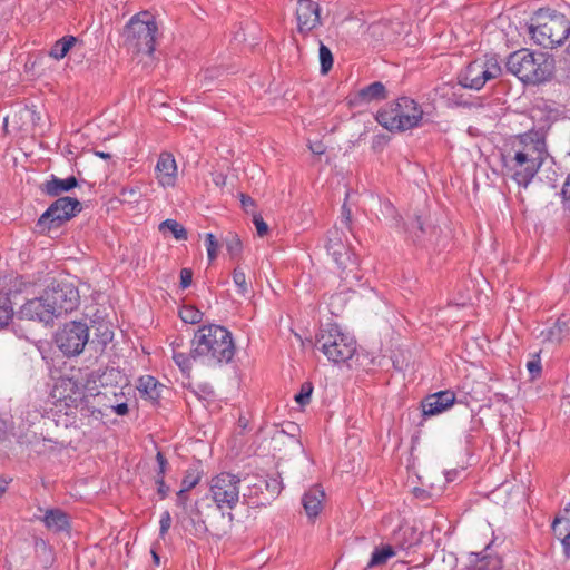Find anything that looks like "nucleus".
Returning <instances> with one entry per match:
<instances>
[{"mask_svg": "<svg viewBox=\"0 0 570 570\" xmlns=\"http://www.w3.org/2000/svg\"><path fill=\"white\" fill-rule=\"evenodd\" d=\"M235 355L232 333L222 325L200 326L194 334L189 353L174 351V361L183 373L191 370V361L207 358L214 364H228Z\"/></svg>", "mask_w": 570, "mask_h": 570, "instance_id": "nucleus-1", "label": "nucleus"}, {"mask_svg": "<svg viewBox=\"0 0 570 570\" xmlns=\"http://www.w3.org/2000/svg\"><path fill=\"white\" fill-rule=\"evenodd\" d=\"M507 70L527 85L549 81L554 73V60L543 52L521 49L512 52L505 62Z\"/></svg>", "mask_w": 570, "mask_h": 570, "instance_id": "nucleus-2", "label": "nucleus"}, {"mask_svg": "<svg viewBox=\"0 0 570 570\" xmlns=\"http://www.w3.org/2000/svg\"><path fill=\"white\" fill-rule=\"evenodd\" d=\"M535 43L543 48L561 46L570 36V20L560 12L539 9L528 27Z\"/></svg>", "mask_w": 570, "mask_h": 570, "instance_id": "nucleus-3", "label": "nucleus"}, {"mask_svg": "<svg viewBox=\"0 0 570 570\" xmlns=\"http://www.w3.org/2000/svg\"><path fill=\"white\" fill-rule=\"evenodd\" d=\"M375 119L389 131H405L421 125L423 110L415 100L401 97L389 106L381 108Z\"/></svg>", "mask_w": 570, "mask_h": 570, "instance_id": "nucleus-4", "label": "nucleus"}, {"mask_svg": "<svg viewBox=\"0 0 570 570\" xmlns=\"http://www.w3.org/2000/svg\"><path fill=\"white\" fill-rule=\"evenodd\" d=\"M315 346L334 364L346 363L357 351L354 336L343 332L337 324L332 323L320 328L316 334Z\"/></svg>", "mask_w": 570, "mask_h": 570, "instance_id": "nucleus-5", "label": "nucleus"}, {"mask_svg": "<svg viewBox=\"0 0 570 570\" xmlns=\"http://www.w3.org/2000/svg\"><path fill=\"white\" fill-rule=\"evenodd\" d=\"M157 23L148 11H141L128 21L124 28V45L134 53L151 55L155 51Z\"/></svg>", "mask_w": 570, "mask_h": 570, "instance_id": "nucleus-6", "label": "nucleus"}, {"mask_svg": "<svg viewBox=\"0 0 570 570\" xmlns=\"http://www.w3.org/2000/svg\"><path fill=\"white\" fill-rule=\"evenodd\" d=\"M82 209L81 203L72 197H59L39 217L36 228L40 234H49L51 229L61 227Z\"/></svg>", "mask_w": 570, "mask_h": 570, "instance_id": "nucleus-7", "label": "nucleus"}, {"mask_svg": "<svg viewBox=\"0 0 570 570\" xmlns=\"http://www.w3.org/2000/svg\"><path fill=\"white\" fill-rule=\"evenodd\" d=\"M240 494L239 476L229 472H222L212 478L209 495L219 510L236 508Z\"/></svg>", "mask_w": 570, "mask_h": 570, "instance_id": "nucleus-8", "label": "nucleus"}, {"mask_svg": "<svg viewBox=\"0 0 570 570\" xmlns=\"http://www.w3.org/2000/svg\"><path fill=\"white\" fill-rule=\"evenodd\" d=\"M501 66L493 59H476L458 75L459 85L465 89L480 90L485 83L501 76Z\"/></svg>", "mask_w": 570, "mask_h": 570, "instance_id": "nucleus-9", "label": "nucleus"}, {"mask_svg": "<svg viewBox=\"0 0 570 570\" xmlns=\"http://www.w3.org/2000/svg\"><path fill=\"white\" fill-rule=\"evenodd\" d=\"M403 232L411 242L420 247L441 246L442 229L422 215H413L403 222Z\"/></svg>", "mask_w": 570, "mask_h": 570, "instance_id": "nucleus-10", "label": "nucleus"}, {"mask_svg": "<svg viewBox=\"0 0 570 570\" xmlns=\"http://www.w3.org/2000/svg\"><path fill=\"white\" fill-rule=\"evenodd\" d=\"M42 294L56 317L72 312L79 305L78 288L70 282H52Z\"/></svg>", "mask_w": 570, "mask_h": 570, "instance_id": "nucleus-11", "label": "nucleus"}, {"mask_svg": "<svg viewBox=\"0 0 570 570\" xmlns=\"http://www.w3.org/2000/svg\"><path fill=\"white\" fill-rule=\"evenodd\" d=\"M58 348L66 356L79 355L89 342V327L82 322H69L55 336Z\"/></svg>", "mask_w": 570, "mask_h": 570, "instance_id": "nucleus-12", "label": "nucleus"}, {"mask_svg": "<svg viewBox=\"0 0 570 570\" xmlns=\"http://www.w3.org/2000/svg\"><path fill=\"white\" fill-rule=\"evenodd\" d=\"M502 158L507 174L518 186L523 188H527L531 184L542 167L539 160L535 161V159L520 155L517 151L510 150L507 155H503Z\"/></svg>", "mask_w": 570, "mask_h": 570, "instance_id": "nucleus-13", "label": "nucleus"}, {"mask_svg": "<svg viewBox=\"0 0 570 570\" xmlns=\"http://www.w3.org/2000/svg\"><path fill=\"white\" fill-rule=\"evenodd\" d=\"M511 151L525 155L529 158L539 160L543 165L547 158L553 159L548 150L546 134L541 130L531 129L514 137L511 145Z\"/></svg>", "mask_w": 570, "mask_h": 570, "instance_id": "nucleus-14", "label": "nucleus"}, {"mask_svg": "<svg viewBox=\"0 0 570 570\" xmlns=\"http://www.w3.org/2000/svg\"><path fill=\"white\" fill-rule=\"evenodd\" d=\"M321 7L312 0H298L296 7L297 31L306 36L322 24L320 17Z\"/></svg>", "mask_w": 570, "mask_h": 570, "instance_id": "nucleus-15", "label": "nucleus"}, {"mask_svg": "<svg viewBox=\"0 0 570 570\" xmlns=\"http://www.w3.org/2000/svg\"><path fill=\"white\" fill-rule=\"evenodd\" d=\"M45 295L28 299L19 309L18 316L21 320L35 321L39 323L49 324L56 317L52 309L47 306Z\"/></svg>", "mask_w": 570, "mask_h": 570, "instance_id": "nucleus-16", "label": "nucleus"}, {"mask_svg": "<svg viewBox=\"0 0 570 570\" xmlns=\"http://www.w3.org/2000/svg\"><path fill=\"white\" fill-rule=\"evenodd\" d=\"M176 519L190 535L200 538L208 531L197 501L187 510L177 513Z\"/></svg>", "mask_w": 570, "mask_h": 570, "instance_id": "nucleus-17", "label": "nucleus"}, {"mask_svg": "<svg viewBox=\"0 0 570 570\" xmlns=\"http://www.w3.org/2000/svg\"><path fill=\"white\" fill-rule=\"evenodd\" d=\"M455 402V394L453 391L445 390L428 395L421 402V407L425 416L438 415Z\"/></svg>", "mask_w": 570, "mask_h": 570, "instance_id": "nucleus-18", "label": "nucleus"}, {"mask_svg": "<svg viewBox=\"0 0 570 570\" xmlns=\"http://www.w3.org/2000/svg\"><path fill=\"white\" fill-rule=\"evenodd\" d=\"M19 292L16 281L10 283L0 281V327L8 325L12 320L14 314L12 296H17Z\"/></svg>", "mask_w": 570, "mask_h": 570, "instance_id": "nucleus-19", "label": "nucleus"}, {"mask_svg": "<svg viewBox=\"0 0 570 570\" xmlns=\"http://www.w3.org/2000/svg\"><path fill=\"white\" fill-rule=\"evenodd\" d=\"M59 399L65 402L68 407H78L86 400L85 387L75 379H63L57 387Z\"/></svg>", "mask_w": 570, "mask_h": 570, "instance_id": "nucleus-20", "label": "nucleus"}, {"mask_svg": "<svg viewBox=\"0 0 570 570\" xmlns=\"http://www.w3.org/2000/svg\"><path fill=\"white\" fill-rule=\"evenodd\" d=\"M342 236V233L337 229L330 232L326 249L340 267H345L346 262L351 259V250L343 243Z\"/></svg>", "mask_w": 570, "mask_h": 570, "instance_id": "nucleus-21", "label": "nucleus"}, {"mask_svg": "<svg viewBox=\"0 0 570 570\" xmlns=\"http://www.w3.org/2000/svg\"><path fill=\"white\" fill-rule=\"evenodd\" d=\"M177 166L173 155L168 153L160 154L157 165L156 173L157 179L163 187H170L176 181Z\"/></svg>", "mask_w": 570, "mask_h": 570, "instance_id": "nucleus-22", "label": "nucleus"}, {"mask_svg": "<svg viewBox=\"0 0 570 570\" xmlns=\"http://www.w3.org/2000/svg\"><path fill=\"white\" fill-rule=\"evenodd\" d=\"M386 88L381 81H374L360 89L351 99L354 106L371 104L386 99Z\"/></svg>", "mask_w": 570, "mask_h": 570, "instance_id": "nucleus-23", "label": "nucleus"}, {"mask_svg": "<svg viewBox=\"0 0 570 570\" xmlns=\"http://www.w3.org/2000/svg\"><path fill=\"white\" fill-rule=\"evenodd\" d=\"M569 334L570 316L562 314L551 327L541 331L540 336L544 342L561 344Z\"/></svg>", "mask_w": 570, "mask_h": 570, "instance_id": "nucleus-24", "label": "nucleus"}, {"mask_svg": "<svg viewBox=\"0 0 570 570\" xmlns=\"http://www.w3.org/2000/svg\"><path fill=\"white\" fill-rule=\"evenodd\" d=\"M325 492L320 485L312 487L302 498V504L308 518H316L323 509Z\"/></svg>", "mask_w": 570, "mask_h": 570, "instance_id": "nucleus-25", "label": "nucleus"}, {"mask_svg": "<svg viewBox=\"0 0 570 570\" xmlns=\"http://www.w3.org/2000/svg\"><path fill=\"white\" fill-rule=\"evenodd\" d=\"M78 186V180L75 176H70L66 179L58 178L51 175L50 179L46 180L41 185V191L50 197H58L63 193L70 191Z\"/></svg>", "mask_w": 570, "mask_h": 570, "instance_id": "nucleus-26", "label": "nucleus"}, {"mask_svg": "<svg viewBox=\"0 0 570 570\" xmlns=\"http://www.w3.org/2000/svg\"><path fill=\"white\" fill-rule=\"evenodd\" d=\"M463 87H461L458 83H452V82H446V83H443L442 86L438 87L435 89L436 94L442 97V98H445L448 100V106L449 107H468V108H471L473 106L472 102L468 101L463 94H461V89Z\"/></svg>", "mask_w": 570, "mask_h": 570, "instance_id": "nucleus-27", "label": "nucleus"}, {"mask_svg": "<svg viewBox=\"0 0 570 570\" xmlns=\"http://www.w3.org/2000/svg\"><path fill=\"white\" fill-rule=\"evenodd\" d=\"M45 525L55 532H60L69 528V518L60 509H49L42 518Z\"/></svg>", "mask_w": 570, "mask_h": 570, "instance_id": "nucleus-28", "label": "nucleus"}, {"mask_svg": "<svg viewBox=\"0 0 570 570\" xmlns=\"http://www.w3.org/2000/svg\"><path fill=\"white\" fill-rule=\"evenodd\" d=\"M98 381L100 385L105 389L107 387H117L121 381H125L124 375L117 368L110 367L106 368L101 374L97 372H91L88 379V382Z\"/></svg>", "mask_w": 570, "mask_h": 570, "instance_id": "nucleus-29", "label": "nucleus"}, {"mask_svg": "<svg viewBox=\"0 0 570 570\" xmlns=\"http://www.w3.org/2000/svg\"><path fill=\"white\" fill-rule=\"evenodd\" d=\"M165 386L163 384H160L155 377L150 375L142 376L139 380L138 390L141 396H146L154 403H157L158 400L161 397V390Z\"/></svg>", "mask_w": 570, "mask_h": 570, "instance_id": "nucleus-30", "label": "nucleus"}, {"mask_svg": "<svg viewBox=\"0 0 570 570\" xmlns=\"http://www.w3.org/2000/svg\"><path fill=\"white\" fill-rule=\"evenodd\" d=\"M94 323L95 324L91 326L94 330V338L91 340V344L97 343L101 348H104L114 338L111 325L109 322L104 320Z\"/></svg>", "mask_w": 570, "mask_h": 570, "instance_id": "nucleus-31", "label": "nucleus"}, {"mask_svg": "<svg viewBox=\"0 0 570 570\" xmlns=\"http://www.w3.org/2000/svg\"><path fill=\"white\" fill-rule=\"evenodd\" d=\"M395 556V550L392 546L385 544L376 547L372 552L371 559L367 563V568H375L384 566L387 560Z\"/></svg>", "mask_w": 570, "mask_h": 570, "instance_id": "nucleus-32", "label": "nucleus"}, {"mask_svg": "<svg viewBox=\"0 0 570 570\" xmlns=\"http://www.w3.org/2000/svg\"><path fill=\"white\" fill-rule=\"evenodd\" d=\"M77 42V38L73 36H65L61 39L57 40L49 51V56L60 60L62 59L71 47Z\"/></svg>", "mask_w": 570, "mask_h": 570, "instance_id": "nucleus-33", "label": "nucleus"}, {"mask_svg": "<svg viewBox=\"0 0 570 570\" xmlns=\"http://www.w3.org/2000/svg\"><path fill=\"white\" fill-rule=\"evenodd\" d=\"M159 230L166 233L169 230L177 240H186L188 233L186 228L175 219H166L159 224Z\"/></svg>", "mask_w": 570, "mask_h": 570, "instance_id": "nucleus-34", "label": "nucleus"}, {"mask_svg": "<svg viewBox=\"0 0 570 570\" xmlns=\"http://www.w3.org/2000/svg\"><path fill=\"white\" fill-rule=\"evenodd\" d=\"M228 254L234 258L238 256L243 250V244L239 236L236 233L228 232L223 239Z\"/></svg>", "mask_w": 570, "mask_h": 570, "instance_id": "nucleus-35", "label": "nucleus"}, {"mask_svg": "<svg viewBox=\"0 0 570 570\" xmlns=\"http://www.w3.org/2000/svg\"><path fill=\"white\" fill-rule=\"evenodd\" d=\"M551 528L553 532H570V502L566 505L561 514L556 517Z\"/></svg>", "mask_w": 570, "mask_h": 570, "instance_id": "nucleus-36", "label": "nucleus"}, {"mask_svg": "<svg viewBox=\"0 0 570 570\" xmlns=\"http://www.w3.org/2000/svg\"><path fill=\"white\" fill-rule=\"evenodd\" d=\"M203 312H200L198 308H196L193 305H185L179 311V317L184 323L188 324H197L203 318Z\"/></svg>", "mask_w": 570, "mask_h": 570, "instance_id": "nucleus-37", "label": "nucleus"}, {"mask_svg": "<svg viewBox=\"0 0 570 570\" xmlns=\"http://www.w3.org/2000/svg\"><path fill=\"white\" fill-rule=\"evenodd\" d=\"M333 55L327 46H325L322 41H320V63H321V73L327 75L328 71L333 67Z\"/></svg>", "mask_w": 570, "mask_h": 570, "instance_id": "nucleus-38", "label": "nucleus"}, {"mask_svg": "<svg viewBox=\"0 0 570 570\" xmlns=\"http://www.w3.org/2000/svg\"><path fill=\"white\" fill-rule=\"evenodd\" d=\"M233 281L237 287V293L242 296H246L248 294V284L246 281V275L242 271V268H239V267L234 268Z\"/></svg>", "mask_w": 570, "mask_h": 570, "instance_id": "nucleus-39", "label": "nucleus"}, {"mask_svg": "<svg viewBox=\"0 0 570 570\" xmlns=\"http://www.w3.org/2000/svg\"><path fill=\"white\" fill-rule=\"evenodd\" d=\"M313 384L311 382H304L294 399L301 406H305L311 402Z\"/></svg>", "mask_w": 570, "mask_h": 570, "instance_id": "nucleus-40", "label": "nucleus"}, {"mask_svg": "<svg viewBox=\"0 0 570 570\" xmlns=\"http://www.w3.org/2000/svg\"><path fill=\"white\" fill-rule=\"evenodd\" d=\"M205 244L207 249V256L209 262H213L217 257V250L219 247V244L216 239V237L212 233H207L205 236Z\"/></svg>", "mask_w": 570, "mask_h": 570, "instance_id": "nucleus-41", "label": "nucleus"}, {"mask_svg": "<svg viewBox=\"0 0 570 570\" xmlns=\"http://www.w3.org/2000/svg\"><path fill=\"white\" fill-rule=\"evenodd\" d=\"M124 202L129 204L138 203L141 197V191L138 187H124L120 191Z\"/></svg>", "mask_w": 570, "mask_h": 570, "instance_id": "nucleus-42", "label": "nucleus"}, {"mask_svg": "<svg viewBox=\"0 0 570 570\" xmlns=\"http://www.w3.org/2000/svg\"><path fill=\"white\" fill-rule=\"evenodd\" d=\"M200 481V475L198 473L187 471L185 476L181 480V489H186V491H190L195 488Z\"/></svg>", "mask_w": 570, "mask_h": 570, "instance_id": "nucleus-43", "label": "nucleus"}, {"mask_svg": "<svg viewBox=\"0 0 570 570\" xmlns=\"http://www.w3.org/2000/svg\"><path fill=\"white\" fill-rule=\"evenodd\" d=\"M171 525V515L169 511H164L159 520V537L164 538Z\"/></svg>", "mask_w": 570, "mask_h": 570, "instance_id": "nucleus-44", "label": "nucleus"}, {"mask_svg": "<svg viewBox=\"0 0 570 570\" xmlns=\"http://www.w3.org/2000/svg\"><path fill=\"white\" fill-rule=\"evenodd\" d=\"M266 489L272 493V494H279L282 489H283V484H282V480H281V476L279 474H277L276 476H271L267 481H266Z\"/></svg>", "mask_w": 570, "mask_h": 570, "instance_id": "nucleus-45", "label": "nucleus"}, {"mask_svg": "<svg viewBox=\"0 0 570 570\" xmlns=\"http://www.w3.org/2000/svg\"><path fill=\"white\" fill-rule=\"evenodd\" d=\"M156 461L158 463V471L155 478H165L169 463L160 451H158L156 454Z\"/></svg>", "mask_w": 570, "mask_h": 570, "instance_id": "nucleus-46", "label": "nucleus"}, {"mask_svg": "<svg viewBox=\"0 0 570 570\" xmlns=\"http://www.w3.org/2000/svg\"><path fill=\"white\" fill-rule=\"evenodd\" d=\"M106 409L112 410L117 415H126L128 413V404L125 401H119V403H104Z\"/></svg>", "mask_w": 570, "mask_h": 570, "instance_id": "nucleus-47", "label": "nucleus"}, {"mask_svg": "<svg viewBox=\"0 0 570 570\" xmlns=\"http://www.w3.org/2000/svg\"><path fill=\"white\" fill-rule=\"evenodd\" d=\"M553 533L557 538L560 539L564 556L570 558V532L559 531Z\"/></svg>", "mask_w": 570, "mask_h": 570, "instance_id": "nucleus-48", "label": "nucleus"}, {"mask_svg": "<svg viewBox=\"0 0 570 570\" xmlns=\"http://www.w3.org/2000/svg\"><path fill=\"white\" fill-rule=\"evenodd\" d=\"M253 223L256 227L257 235L259 237H263L268 233V225L264 222V219L261 215L255 214L253 216Z\"/></svg>", "mask_w": 570, "mask_h": 570, "instance_id": "nucleus-49", "label": "nucleus"}, {"mask_svg": "<svg viewBox=\"0 0 570 570\" xmlns=\"http://www.w3.org/2000/svg\"><path fill=\"white\" fill-rule=\"evenodd\" d=\"M560 194L564 208L570 212V174L567 176Z\"/></svg>", "mask_w": 570, "mask_h": 570, "instance_id": "nucleus-50", "label": "nucleus"}, {"mask_svg": "<svg viewBox=\"0 0 570 570\" xmlns=\"http://www.w3.org/2000/svg\"><path fill=\"white\" fill-rule=\"evenodd\" d=\"M193 282V271L190 268H181L180 269V282L179 285L183 289H186L191 285Z\"/></svg>", "mask_w": 570, "mask_h": 570, "instance_id": "nucleus-51", "label": "nucleus"}, {"mask_svg": "<svg viewBox=\"0 0 570 570\" xmlns=\"http://www.w3.org/2000/svg\"><path fill=\"white\" fill-rule=\"evenodd\" d=\"M188 500H189L188 491H186V489H180L177 492L176 504H177V507L181 508V511H185L188 508H190V505H188Z\"/></svg>", "mask_w": 570, "mask_h": 570, "instance_id": "nucleus-52", "label": "nucleus"}, {"mask_svg": "<svg viewBox=\"0 0 570 570\" xmlns=\"http://www.w3.org/2000/svg\"><path fill=\"white\" fill-rule=\"evenodd\" d=\"M155 480L157 484V493L160 499L164 500L169 492V487L166 484L165 478H155Z\"/></svg>", "mask_w": 570, "mask_h": 570, "instance_id": "nucleus-53", "label": "nucleus"}, {"mask_svg": "<svg viewBox=\"0 0 570 570\" xmlns=\"http://www.w3.org/2000/svg\"><path fill=\"white\" fill-rule=\"evenodd\" d=\"M111 394H112V397H114L115 400L109 399V397L107 396V392H98V393L96 394V397H98V400H99V401H100L101 399H107V402H106V403H119V400H118V399H119V397H120V399H124V397H125V394H124V392H122V391H120L119 393H118V392H116V391H112V392H111Z\"/></svg>", "mask_w": 570, "mask_h": 570, "instance_id": "nucleus-54", "label": "nucleus"}, {"mask_svg": "<svg viewBox=\"0 0 570 570\" xmlns=\"http://www.w3.org/2000/svg\"><path fill=\"white\" fill-rule=\"evenodd\" d=\"M527 368L530 372L532 379L539 376L541 374V364L539 360L529 361L527 363Z\"/></svg>", "mask_w": 570, "mask_h": 570, "instance_id": "nucleus-55", "label": "nucleus"}, {"mask_svg": "<svg viewBox=\"0 0 570 570\" xmlns=\"http://www.w3.org/2000/svg\"><path fill=\"white\" fill-rule=\"evenodd\" d=\"M386 28V23L385 22H374L372 24H370L368 27V32L372 35V36H380V37H383L384 36V32H383V29Z\"/></svg>", "mask_w": 570, "mask_h": 570, "instance_id": "nucleus-56", "label": "nucleus"}, {"mask_svg": "<svg viewBox=\"0 0 570 570\" xmlns=\"http://www.w3.org/2000/svg\"><path fill=\"white\" fill-rule=\"evenodd\" d=\"M352 222V213L351 209L347 207L346 203L342 206V223L345 225L346 228L350 229Z\"/></svg>", "mask_w": 570, "mask_h": 570, "instance_id": "nucleus-57", "label": "nucleus"}, {"mask_svg": "<svg viewBox=\"0 0 570 570\" xmlns=\"http://www.w3.org/2000/svg\"><path fill=\"white\" fill-rule=\"evenodd\" d=\"M240 203H242V207L247 213L249 212L250 208H253L255 206L254 199L250 196L245 195V194H240Z\"/></svg>", "mask_w": 570, "mask_h": 570, "instance_id": "nucleus-58", "label": "nucleus"}, {"mask_svg": "<svg viewBox=\"0 0 570 570\" xmlns=\"http://www.w3.org/2000/svg\"><path fill=\"white\" fill-rule=\"evenodd\" d=\"M309 149L315 155H322L325 153V147L322 142H316L309 146Z\"/></svg>", "mask_w": 570, "mask_h": 570, "instance_id": "nucleus-59", "label": "nucleus"}, {"mask_svg": "<svg viewBox=\"0 0 570 570\" xmlns=\"http://www.w3.org/2000/svg\"><path fill=\"white\" fill-rule=\"evenodd\" d=\"M248 424H249V421L245 416H239V419H238V426L242 430H246Z\"/></svg>", "mask_w": 570, "mask_h": 570, "instance_id": "nucleus-60", "label": "nucleus"}, {"mask_svg": "<svg viewBox=\"0 0 570 570\" xmlns=\"http://www.w3.org/2000/svg\"><path fill=\"white\" fill-rule=\"evenodd\" d=\"M7 488L8 482L2 476H0V497H2L6 493Z\"/></svg>", "mask_w": 570, "mask_h": 570, "instance_id": "nucleus-61", "label": "nucleus"}, {"mask_svg": "<svg viewBox=\"0 0 570 570\" xmlns=\"http://www.w3.org/2000/svg\"><path fill=\"white\" fill-rule=\"evenodd\" d=\"M214 183L217 185V186H223L225 185V177L222 175V174H218L214 177Z\"/></svg>", "mask_w": 570, "mask_h": 570, "instance_id": "nucleus-62", "label": "nucleus"}, {"mask_svg": "<svg viewBox=\"0 0 570 570\" xmlns=\"http://www.w3.org/2000/svg\"><path fill=\"white\" fill-rule=\"evenodd\" d=\"M95 155L102 158V159H110L111 155L109 153L95 150Z\"/></svg>", "mask_w": 570, "mask_h": 570, "instance_id": "nucleus-63", "label": "nucleus"}, {"mask_svg": "<svg viewBox=\"0 0 570 570\" xmlns=\"http://www.w3.org/2000/svg\"><path fill=\"white\" fill-rule=\"evenodd\" d=\"M151 554H153L154 563H155L156 566H159V563H160V558H159V556L157 554V552H156L155 550H151Z\"/></svg>", "mask_w": 570, "mask_h": 570, "instance_id": "nucleus-64", "label": "nucleus"}]
</instances>
